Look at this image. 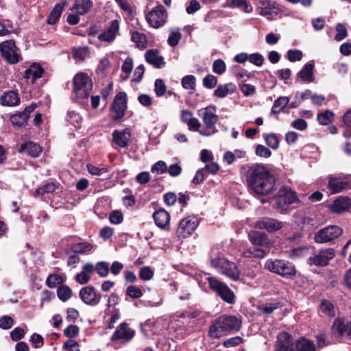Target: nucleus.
I'll return each instance as SVG.
<instances>
[{
  "label": "nucleus",
  "instance_id": "f257e3e1",
  "mask_svg": "<svg viewBox=\"0 0 351 351\" xmlns=\"http://www.w3.org/2000/svg\"><path fill=\"white\" fill-rule=\"evenodd\" d=\"M247 182L252 193L265 196L275 189V179L268 169L262 164H255L250 167Z\"/></svg>",
  "mask_w": 351,
  "mask_h": 351
},
{
  "label": "nucleus",
  "instance_id": "f03ea898",
  "mask_svg": "<svg viewBox=\"0 0 351 351\" xmlns=\"http://www.w3.org/2000/svg\"><path fill=\"white\" fill-rule=\"evenodd\" d=\"M241 322L233 315H222L213 321L208 332V337L218 339L229 333L238 331Z\"/></svg>",
  "mask_w": 351,
  "mask_h": 351
},
{
  "label": "nucleus",
  "instance_id": "7ed1b4c3",
  "mask_svg": "<svg viewBox=\"0 0 351 351\" xmlns=\"http://www.w3.org/2000/svg\"><path fill=\"white\" fill-rule=\"evenodd\" d=\"M197 114L202 119L203 125L200 123L199 130L197 132L202 136H209L218 131L216 128V123L219 118L216 114L215 107L210 106L199 109Z\"/></svg>",
  "mask_w": 351,
  "mask_h": 351
},
{
  "label": "nucleus",
  "instance_id": "20e7f679",
  "mask_svg": "<svg viewBox=\"0 0 351 351\" xmlns=\"http://www.w3.org/2000/svg\"><path fill=\"white\" fill-rule=\"evenodd\" d=\"M265 268L270 272L276 274L285 278H291L297 273L295 265L285 260H267L265 264Z\"/></svg>",
  "mask_w": 351,
  "mask_h": 351
},
{
  "label": "nucleus",
  "instance_id": "39448f33",
  "mask_svg": "<svg viewBox=\"0 0 351 351\" xmlns=\"http://www.w3.org/2000/svg\"><path fill=\"white\" fill-rule=\"evenodd\" d=\"M207 280L210 289L223 302L230 304L235 303V295L225 282L213 276L208 277Z\"/></svg>",
  "mask_w": 351,
  "mask_h": 351
},
{
  "label": "nucleus",
  "instance_id": "423d86ee",
  "mask_svg": "<svg viewBox=\"0 0 351 351\" xmlns=\"http://www.w3.org/2000/svg\"><path fill=\"white\" fill-rule=\"evenodd\" d=\"M73 94L75 99L87 98L93 88L90 77L84 73L76 74L73 78Z\"/></svg>",
  "mask_w": 351,
  "mask_h": 351
},
{
  "label": "nucleus",
  "instance_id": "0eeeda50",
  "mask_svg": "<svg viewBox=\"0 0 351 351\" xmlns=\"http://www.w3.org/2000/svg\"><path fill=\"white\" fill-rule=\"evenodd\" d=\"M211 266L218 272L226 276L232 280H237L240 276V271L236 264L224 257H217L210 261Z\"/></svg>",
  "mask_w": 351,
  "mask_h": 351
},
{
  "label": "nucleus",
  "instance_id": "6e6552de",
  "mask_svg": "<svg viewBox=\"0 0 351 351\" xmlns=\"http://www.w3.org/2000/svg\"><path fill=\"white\" fill-rule=\"evenodd\" d=\"M298 201L297 195L290 188L282 186L278 195L271 202L272 206L276 209L285 210L287 206Z\"/></svg>",
  "mask_w": 351,
  "mask_h": 351
},
{
  "label": "nucleus",
  "instance_id": "1a4fd4ad",
  "mask_svg": "<svg viewBox=\"0 0 351 351\" xmlns=\"http://www.w3.org/2000/svg\"><path fill=\"white\" fill-rule=\"evenodd\" d=\"M343 234V230L338 226L330 225L315 233L314 241L317 243H327L333 241Z\"/></svg>",
  "mask_w": 351,
  "mask_h": 351
},
{
  "label": "nucleus",
  "instance_id": "9d476101",
  "mask_svg": "<svg viewBox=\"0 0 351 351\" xmlns=\"http://www.w3.org/2000/svg\"><path fill=\"white\" fill-rule=\"evenodd\" d=\"M0 53L2 57L10 64H15L21 60V56L13 40L0 43Z\"/></svg>",
  "mask_w": 351,
  "mask_h": 351
},
{
  "label": "nucleus",
  "instance_id": "9b49d317",
  "mask_svg": "<svg viewBox=\"0 0 351 351\" xmlns=\"http://www.w3.org/2000/svg\"><path fill=\"white\" fill-rule=\"evenodd\" d=\"M335 256V251L332 248H324L315 251L308 258V263L310 265L324 267Z\"/></svg>",
  "mask_w": 351,
  "mask_h": 351
},
{
  "label": "nucleus",
  "instance_id": "f8f14e48",
  "mask_svg": "<svg viewBox=\"0 0 351 351\" xmlns=\"http://www.w3.org/2000/svg\"><path fill=\"white\" fill-rule=\"evenodd\" d=\"M331 332L337 338L351 341V322L336 318L332 325Z\"/></svg>",
  "mask_w": 351,
  "mask_h": 351
},
{
  "label": "nucleus",
  "instance_id": "ddd939ff",
  "mask_svg": "<svg viewBox=\"0 0 351 351\" xmlns=\"http://www.w3.org/2000/svg\"><path fill=\"white\" fill-rule=\"evenodd\" d=\"M167 18V12L161 5L155 7L146 15L147 23L154 28L162 26L166 23Z\"/></svg>",
  "mask_w": 351,
  "mask_h": 351
},
{
  "label": "nucleus",
  "instance_id": "4468645a",
  "mask_svg": "<svg viewBox=\"0 0 351 351\" xmlns=\"http://www.w3.org/2000/svg\"><path fill=\"white\" fill-rule=\"evenodd\" d=\"M127 109V95L124 92L118 93L111 106L113 120H120L125 115Z\"/></svg>",
  "mask_w": 351,
  "mask_h": 351
},
{
  "label": "nucleus",
  "instance_id": "2eb2a0df",
  "mask_svg": "<svg viewBox=\"0 0 351 351\" xmlns=\"http://www.w3.org/2000/svg\"><path fill=\"white\" fill-rule=\"evenodd\" d=\"M198 225L199 221L195 217H187L180 222L177 229V234L179 237L186 238L193 233Z\"/></svg>",
  "mask_w": 351,
  "mask_h": 351
},
{
  "label": "nucleus",
  "instance_id": "dca6fc26",
  "mask_svg": "<svg viewBox=\"0 0 351 351\" xmlns=\"http://www.w3.org/2000/svg\"><path fill=\"white\" fill-rule=\"evenodd\" d=\"M248 238L254 247L267 250L268 252L273 245V242L265 232L256 230L251 231L248 233Z\"/></svg>",
  "mask_w": 351,
  "mask_h": 351
},
{
  "label": "nucleus",
  "instance_id": "f3484780",
  "mask_svg": "<svg viewBox=\"0 0 351 351\" xmlns=\"http://www.w3.org/2000/svg\"><path fill=\"white\" fill-rule=\"evenodd\" d=\"M79 294L84 303L93 306L97 305L101 298V295L97 294L95 288L92 286H86L82 288Z\"/></svg>",
  "mask_w": 351,
  "mask_h": 351
},
{
  "label": "nucleus",
  "instance_id": "a211bd4d",
  "mask_svg": "<svg viewBox=\"0 0 351 351\" xmlns=\"http://www.w3.org/2000/svg\"><path fill=\"white\" fill-rule=\"evenodd\" d=\"M294 341L292 336L287 332H282L277 335L274 351H293Z\"/></svg>",
  "mask_w": 351,
  "mask_h": 351
},
{
  "label": "nucleus",
  "instance_id": "6ab92c4d",
  "mask_svg": "<svg viewBox=\"0 0 351 351\" xmlns=\"http://www.w3.org/2000/svg\"><path fill=\"white\" fill-rule=\"evenodd\" d=\"M119 32V21L117 19L109 22L106 29L98 36L100 41L110 43L113 42Z\"/></svg>",
  "mask_w": 351,
  "mask_h": 351
},
{
  "label": "nucleus",
  "instance_id": "aec40b11",
  "mask_svg": "<svg viewBox=\"0 0 351 351\" xmlns=\"http://www.w3.org/2000/svg\"><path fill=\"white\" fill-rule=\"evenodd\" d=\"M112 143L116 148H125L129 145L131 133L129 129L115 130L112 132Z\"/></svg>",
  "mask_w": 351,
  "mask_h": 351
},
{
  "label": "nucleus",
  "instance_id": "412c9836",
  "mask_svg": "<svg viewBox=\"0 0 351 351\" xmlns=\"http://www.w3.org/2000/svg\"><path fill=\"white\" fill-rule=\"evenodd\" d=\"M284 223L273 218H263L256 221L254 227L260 230H266L268 232H274L280 230Z\"/></svg>",
  "mask_w": 351,
  "mask_h": 351
},
{
  "label": "nucleus",
  "instance_id": "4be33fe9",
  "mask_svg": "<svg viewBox=\"0 0 351 351\" xmlns=\"http://www.w3.org/2000/svg\"><path fill=\"white\" fill-rule=\"evenodd\" d=\"M135 331L128 326L127 323H121L111 337L112 341L117 340H122L123 341H130L134 335Z\"/></svg>",
  "mask_w": 351,
  "mask_h": 351
},
{
  "label": "nucleus",
  "instance_id": "5701e85b",
  "mask_svg": "<svg viewBox=\"0 0 351 351\" xmlns=\"http://www.w3.org/2000/svg\"><path fill=\"white\" fill-rule=\"evenodd\" d=\"M181 121L186 124L189 130L197 132L199 130L200 122L197 118L193 117V114L189 110H182L180 113Z\"/></svg>",
  "mask_w": 351,
  "mask_h": 351
},
{
  "label": "nucleus",
  "instance_id": "b1692460",
  "mask_svg": "<svg viewBox=\"0 0 351 351\" xmlns=\"http://www.w3.org/2000/svg\"><path fill=\"white\" fill-rule=\"evenodd\" d=\"M315 64L313 61H310L305 64L301 71L298 73V78L300 81L306 83H311L314 81Z\"/></svg>",
  "mask_w": 351,
  "mask_h": 351
},
{
  "label": "nucleus",
  "instance_id": "393cba45",
  "mask_svg": "<svg viewBox=\"0 0 351 351\" xmlns=\"http://www.w3.org/2000/svg\"><path fill=\"white\" fill-rule=\"evenodd\" d=\"M44 73V69L38 64L34 63L25 71L24 78L34 83L36 80L40 78Z\"/></svg>",
  "mask_w": 351,
  "mask_h": 351
},
{
  "label": "nucleus",
  "instance_id": "a878e982",
  "mask_svg": "<svg viewBox=\"0 0 351 351\" xmlns=\"http://www.w3.org/2000/svg\"><path fill=\"white\" fill-rule=\"evenodd\" d=\"M350 199L347 197H339L330 205V209L335 213H341L348 210L350 206Z\"/></svg>",
  "mask_w": 351,
  "mask_h": 351
},
{
  "label": "nucleus",
  "instance_id": "bb28decb",
  "mask_svg": "<svg viewBox=\"0 0 351 351\" xmlns=\"http://www.w3.org/2000/svg\"><path fill=\"white\" fill-rule=\"evenodd\" d=\"M156 225L160 228H166L170 221V215L165 210L160 209L153 215Z\"/></svg>",
  "mask_w": 351,
  "mask_h": 351
},
{
  "label": "nucleus",
  "instance_id": "cd10ccee",
  "mask_svg": "<svg viewBox=\"0 0 351 351\" xmlns=\"http://www.w3.org/2000/svg\"><path fill=\"white\" fill-rule=\"evenodd\" d=\"M20 152L34 158H37L42 152L40 146L32 141L24 143L21 145Z\"/></svg>",
  "mask_w": 351,
  "mask_h": 351
},
{
  "label": "nucleus",
  "instance_id": "c85d7f7f",
  "mask_svg": "<svg viewBox=\"0 0 351 351\" xmlns=\"http://www.w3.org/2000/svg\"><path fill=\"white\" fill-rule=\"evenodd\" d=\"M20 103V97L17 92L9 90L3 93L1 97V104L5 106H16Z\"/></svg>",
  "mask_w": 351,
  "mask_h": 351
},
{
  "label": "nucleus",
  "instance_id": "c756f323",
  "mask_svg": "<svg viewBox=\"0 0 351 351\" xmlns=\"http://www.w3.org/2000/svg\"><path fill=\"white\" fill-rule=\"evenodd\" d=\"M146 61L156 68H161L165 64L164 58L155 50L149 49L145 54Z\"/></svg>",
  "mask_w": 351,
  "mask_h": 351
},
{
  "label": "nucleus",
  "instance_id": "7c9ffc66",
  "mask_svg": "<svg viewBox=\"0 0 351 351\" xmlns=\"http://www.w3.org/2000/svg\"><path fill=\"white\" fill-rule=\"evenodd\" d=\"M314 342L305 337H300L294 341L293 351H315Z\"/></svg>",
  "mask_w": 351,
  "mask_h": 351
},
{
  "label": "nucleus",
  "instance_id": "2f4dec72",
  "mask_svg": "<svg viewBox=\"0 0 351 351\" xmlns=\"http://www.w3.org/2000/svg\"><path fill=\"white\" fill-rule=\"evenodd\" d=\"M347 182L340 180L339 178L328 176V187L332 193H338L341 192L346 186Z\"/></svg>",
  "mask_w": 351,
  "mask_h": 351
},
{
  "label": "nucleus",
  "instance_id": "473e14b6",
  "mask_svg": "<svg viewBox=\"0 0 351 351\" xmlns=\"http://www.w3.org/2000/svg\"><path fill=\"white\" fill-rule=\"evenodd\" d=\"M268 254V250L256 247H249L242 252L243 257L249 258H263Z\"/></svg>",
  "mask_w": 351,
  "mask_h": 351
},
{
  "label": "nucleus",
  "instance_id": "72a5a7b5",
  "mask_svg": "<svg viewBox=\"0 0 351 351\" xmlns=\"http://www.w3.org/2000/svg\"><path fill=\"white\" fill-rule=\"evenodd\" d=\"M93 5L91 0H75L73 9L76 10L77 14L84 15L90 11Z\"/></svg>",
  "mask_w": 351,
  "mask_h": 351
},
{
  "label": "nucleus",
  "instance_id": "f704fd0d",
  "mask_svg": "<svg viewBox=\"0 0 351 351\" xmlns=\"http://www.w3.org/2000/svg\"><path fill=\"white\" fill-rule=\"evenodd\" d=\"M236 90V86L232 83L219 85L215 89L214 95L219 98H223L228 95L233 93Z\"/></svg>",
  "mask_w": 351,
  "mask_h": 351
},
{
  "label": "nucleus",
  "instance_id": "c9c22d12",
  "mask_svg": "<svg viewBox=\"0 0 351 351\" xmlns=\"http://www.w3.org/2000/svg\"><path fill=\"white\" fill-rule=\"evenodd\" d=\"M65 5L66 2L56 4L48 18L49 24L54 25L58 21Z\"/></svg>",
  "mask_w": 351,
  "mask_h": 351
},
{
  "label": "nucleus",
  "instance_id": "e433bc0d",
  "mask_svg": "<svg viewBox=\"0 0 351 351\" xmlns=\"http://www.w3.org/2000/svg\"><path fill=\"white\" fill-rule=\"evenodd\" d=\"M289 101L287 97H280L275 100L271 108V112L275 114L280 113Z\"/></svg>",
  "mask_w": 351,
  "mask_h": 351
},
{
  "label": "nucleus",
  "instance_id": "4c0bfd02",
  "mask_svg": "<svg viewBox=\"0 0 351 351\" xmlns=\"http://www.w3.org/2000/svg\"><path fill=\"white\" fill-rule=\"evenodd\" d=\"M93 245L88 242L74 243L71 245V250L75 254H84L93 250Z\"/></svg>",
  "mask_w": 351,
  "mask_h": 351
},
{
  "label": "nucleus",
  "instance_id": "58836bf2",
  "mask_svg": "<svg viewBox=\"0 0 351 351\" xmlns=\"http://www.w3.org/2000/svg\"><path fill=\"white\" fill-rule=\"evenodd\" d=\"M308 251V248L305 245L293 247L289 252V257L291 259H297L305 256Z\"/></svg>",
  "mask_w": 351,
  "mask_h": 351
},
{
  "label": "nucleus",
  "instance_id": "ea45409f",
  "mask_svg": "<svg viewBox=\"0 0 351 351\" xmlns=\"http://www.w3.org/2000/svg\"><path fill=\"white\" fill-rule=\"evenodd\" d=\"M27 118L25 113L18 112L10 117L12 123L16 127H22L27 124Z\"/></svg>",
  "mask_w": 351,
  "mask_h": 351
},
{
  "label": "nucleus",
  "instance_id": "a19ab883",
  "mask_svg": "<svg viewBox=\"0 0 351 351\" xmlns=\"http://www.w3.org/2000/svg\"><path fill=\"white\" fill-rule=\"evenodd\" d=\"M131 39L138 47H146L147 39L146 36L144 34L140 33L137 31L132 32Z\"/></svg>",
  "mask_w": 351,
  "mask_h": 351
},
{
  "label": "nucleus",
  "instance_id": "79ce46f5",
  "mask_svg": "<svg viewBox=\"0 0 351 351\" xmlns=\"http://www.w3.org/2000/svg\"><path fill=\"white\" fill-rule=\"evenodd\" d=\"M57 295L60 300L66 302L71 298L72 290L69 286L62 285L58 287L57 290Z\"/></svg>",
  "mask_w": 351,
  "mask_h": 351
},
{
  "label": "nucleus",
  "instance_id": "37998d69",
  "mask_svg": "<svg viewBox=\"0 0 351 351\" xmlns=\"http://www.w3.org/2000/svg\"><path fill=\"white\" fill-rule=\"evenodd\" d=\"M88 55L89 49L88 47H78L73 50V56L78 61L84 60Z\"/></svg>",
  "mask_w": 351,
  "mask_h": 351
},
{
  "label": "nucleus",
  "instance_id": "c03bdc74",
  "mask_svg": "<svg viewBox=\"0 0 351 351\" xmlns=\"http://www.w3.org/2000/svg\"><path fill=\"white\" fill-rule=\"evenodd\" d=\"M195 76L192 75H186L182 80V86L184 89L194 91L195 90Z\"/></svg>",
  "mask_w": 351,
  "mask_h": 351
},
{
  "label": "nucleus",
  "instance_id": "a18cd8bd",
  "mask_svg": "<svg viewBox=\"0 0 351 351\" xmlns=\"http://www.w3.org/2000/svg\"><path fill=\"white\" fill-rule=\"evenodd\" d=\"M66 119L67 121L70 122L76 128L80 127L82 121L81 115L75 111H69Z\"/></svg>",
  "mask_w": 351,
  "mask_h": 351
},
{
  "label": "nucleus",
  "instance_id": "49530a36",
  "mask_svg": "<svg viewBox=\"0 0 351 351\" xmlns=\"http://www.w3.org/2000/svg\"><path fill=\"white\" fill-rule=\"evenodd\" d=\"M170 36L168 38L167 42L169 45L171 47L176 46L180 38L181 34L179 28H175L170 30Z\"/></svg>",
  "mask_w": 351,
  "mask_h": 351
},
{
  "label": "nucleus",
  "instance_id": "de8ad7c7",
  "mask_svg": "<svg viewBox=\"0 0 351 351\" xmlns=\"http://www.w3.org/2000/svg\"><path fill=\"white\" fill-rule=\"evenodd\" d=\"M57 186L53 183H47L44 186L38 188L35 191V196H40L44 195L45 193H51L56 191Z\"/></svg>",
  "mask_w": 351,
  "mask_h": 351
},
{
  "label": "nucleus",
  "instance_id": "09e8293b",
  "mask_svg": "<svg viewBox=\"0 0 351 351\" xmlns=\"http://www.w3.org/2000/svg\"><path fill=\"white\" fill-rule=\"evenodd\" d=\"M63 282V278L59 274H50L46 280V284L50 288H54Z\"/></svg>",
  "mask_w": 351,
  "mask_h": 351
},
{
  "label": "nucleus",
  "instance_id": "8fccbe9b",
  "mask_svg": "<svg viewBox=\"0 0 351 351\" xmlns=\"http://www.w3.org/2000/svg\"><path fill=\"white\" fill-rule=\"evenodd\" d=\"M334 114L330 110H326L324 112L319 113L317 116V120L322 125H328L333 120Z\"/></svg>",
  "mask_w": 351,
  "mask_h": 351
},
{
  "label": "nucleus",
  "instance_id": "3c124183",
  "mask_svg": "<svg viewBox=\"0 0 351 351\" xmlns=\"http://www.w3.org/2000/svg\"><path fill=\"white\" fill-rule=\"evenodd\" d=\"M264 138L266 144L271 149H276L279 147V140L274 133L265 134Z\"/></svg>",
  "mask_w": 351,
  "mask_h": 351
},
{
  "label": "nucleus",
  "instance_id": "603ef678",
  "mask_svg": "<svg viewBox=\"0 0 351 351\" xmlns=\"http://www.w3.org/2000/svg\"><path fill=\"white\" fill-rule=\"evenodd\" d=\"M320 308L322 311L329 317H333L335 316L334 305L330 301L323 300L321 303Z\"/></svg>",
  "mask_w": 351,
  "mask_h": 351
},
{
  "label": "nucleus",
  "instance_id": "864d4df0",
  "mask_svg": "<svg viewBox=\"0 0 351 351\" xmlns=\"http://www.w3.org/2000/svg\"><path fill=\"white\" fill-rule=\"evenodd\" d=\"M95 270L101 277H106L109 274V264L105 261H101L95 265Z\"/></svg>",
  "mask_w": 351,
  "mask_h": 351
},
{
  "label": "nucleus",
  "instance_id": "5fc2aeb1",
  "mask_svg": "<svg viewBox=\"0 0 351 351\" xmlns=\"http://www.w3.org/2000/svg\"><path fill=\"white\" fill-rule=\"evenodd\" d=\"M337 34L335 35V39L337 41H341L343 40L348 36L347 29L345 25L342 23H338L336 26Z\"/></svg>",
  "mask_w": 351,
  "mask_h": 351
},
{
  "label": "nucleus",
  "instance_id": "6e6d98bb",
  "mask_svg": "<svg viewBox=\"0 0 351 351\" xmlns=\"http://www.w3.org/2000/svg\"><path fill=\"white\" fill-rule=\"evenodd\" d=\"M226 69V66L224 61L221 59H217L214 61L213 64V71L214 73L221 75Z\"/></svg>",
  "mask_w": 351,
  "mask_h": 351
},
{
  "label": "nucleus",
  "instance_id": "4d7b16f0",
  "mask_svg": "<svg viewBox=\"0 0 351 351\" xmlns=\"http://www.w3.org/2000/svg\"><path fill=\"white\" fill-rule=\"evenodd\" d=\"M154 91L158 97H162L166 92V86L162 80L157 79L154 83Z\"/></svg>",
  "mask_w": 351,
  "mask_h": 351
},
{
  "label": "nucleus",
  "instance_id": "13d9d810",
  "mask_svg": "<svg viewBox=\"0 0 351 351\" xmlns=\"http://www.w3.org/2000/svg\"><path fill=\"white\" fill-rule=\"evenodd\" d=\"M151 171L154 173L162 174L167 171V167L164 161L160 160L152 166Z\"/></svg>",
  "mask_w": 351,
  "mask_h": 351
},
{
  "label": "nucleus",
  "instance_id": "bf43d9fd",
  "mask_svg": "<svg viewBox=\"0 0 351 351\" xmlns=\"http://www.w3.org/2000/svg\"><path fill=\"white\" fill-rule=\"evenodd\" d=\"M86 167L88 171L93 176H101L108 171L107 167L99 168L90 164L87 165Z\"/></svg>",
  "mask_w": 351,
  "mask_h": 351
},
{
  "label": "nucleus",
  "instance_id": "052dcab7",
  "mask_svg": "<svg viewBox=\"0 0 351 351\" xmlns=\"http://www.w3.org/2000/svg\"><path fill=\"white\" fill-rule=\"evenodd\" d=\"M126 293L130 298L134 299L140 298L143 295L141 289L135 286H129L127 288Z\"/></svg>",
  "mask_w": 351,
  "mask_h": 351
},
{
  "label": "nucleus",
  "instance_id": "680f3d73",
  "mask_svg": "<svg viewBox=\"0 0 351 351\" xmlns=\"http://www.w3.org/2000/svg\"><path fill=\"white\" fill-rule=\"evenodd\" d=\"M287 58L292 62L300 61L302 58V52L298 49H290L287 52Z\"/></svg>",
  "mask_w": 351,
  "mask_h": 351
},
{
  "label": "nucleus",
  "instance_id": "e2e57ef3",
  "mask_svg": "<svg viewBox=\"0 0 351 351\" xmlns=\"http://www.w3.org/2000/svg\"><path fill=\"white\" fill-rule=\"evenodd\" d=\"M217 83V79L213 75H207L203 80V85L209 89L214 88Z\"/></svg>",
  "mask_w": 351,
  "mask_h": 351
},
{
  "label": "nucleus",
  "instance_id": "0e129e2a",
  "mask_svg": "<svg viewBox=\"0 0 351 351\" xmlns=\"http://www.w3.org/2000/svg\"><path fill=\"white\" fill-rule=\"evenodd\" d=\"M248 60L253 64L261 66L263 65L264 62V58L263 56L258 53H252L249 56Z\"/></svg>",
  "mask_w": 351,
  "mask_h": 351
},
{
  "label": "nucleus",
  "instance_id": "69168bd1",
  "mask_svg": "<svg viewBox=\"0 0 351 351\" xmlns=\"http://www.w3.org/2000/svg\"><path fill=\"white\" fill-rule=\"evenodd\" d=\"M110 221L113 224H119L123 220V214L119 210H113L109 216Z\"/></svg>",
  "mask_w": 351,
  "mask_h": 351
},
{
  "label": "nucleus",
  "instance_id": "338daca9",
  "mask_svg": "<svg viewBox=\"0 0 351 351\" xmlns=\"http://www.w3.org/2000/svg\"><path fill=\"white\" fill-rule=\"evenodd\" d=\"M139 276L143 280H149L153 278L154 272L149 267H143L139 271Z\"/></svg>",
  "mask_w": 351,
  "mask_h": 351
},
{
  "label": "nucleus",
  "instance_id": "774afa93",
  "mask_svg": "<svg viewBox=\"0 0 351 351\" xmlns=\"http://www.w3.org/2000/svg\"><path fill=\"white\" fill-rule=\"evenodd\" d=\"M255 152L257 156L263 158H269L271 155V151L263 145H258Z\"/></svg>",
  "mask_w": 351,
  "mask_h": 351
}]
</instances>
